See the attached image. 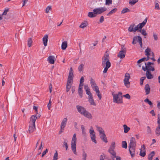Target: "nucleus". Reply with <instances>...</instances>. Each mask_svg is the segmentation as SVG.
Masks as SVG:
<instances>
[{"mask_svg":"<svg viewBox=\"0 0 160 160\" xmlns=\"http://www.w3.org/2000/svg\"><path fill=\"white\" fill-rule=\"evenodd\" d=\"M77 143L76 135L75 133L73 134L71 142V149L74 153L77 154L76 149V144Z\"/></svg>","mask_w":160,"mask_h":160,"instance_id":"1","label":"nucleus"},{"mask_svg":"<svg viewBox=\"0 0 160 160\" xmlns=\"http://www.w3.org/2000/svg\"><path fill=\"white\" fill-rule=\"evenodd\" d=\"M121 50L118 53L117 56L120 59H123L125 56L127 49L124 45H121Z\"/></svg>","mask_w":160,"mask_h":160,"instance_id":"2","label":"nucleus"},{"mask_svg":"<svg viewBox=\"0 0 160 160\" xmlns=\"http://www.w3.org/2000/svg\"><path fill=\"white\" fill-rule=\"evenodd\" d=\"M137 42H138L141 48H142V39L141 37L139 36H135L133 38L132 44H135Z\"/></svg>","mask_w":160,"mask_h":160,"instance_id":"3","label":"nucleus"},{"mask_svg":"<svg viewBox=\"0 0 160 160\" xmlns=\"http://www.w3.org/2000/svg\"><path fill=\"white\" fill-rule=\"evenodd\" d=\"M35 118H34L32 120H30V125L29 128V132L30 133L32 132L35 129Z\"/></svg>","mask_w":160,"mask_h":160,"instance_id":"4","label":"nucleus"},{"mask_svg":"<svg viewBox=\"0 0 160 160\" xmlns=\"http://www.w3.org/2000/svg\"><path fill=\"white\" fill-rule=\"evenodd\" d=\"M107 62L111 64L109 60V57L108 54L105 55L102 58V67H104L106 66Z\"/></svg>","mask_w":160,"mask_h":160,"instance_id":"5","label":"nucleus"},{"mask_svg":"<svg viewBox=\"0 0 160 160\" xmlns=\"http://www.w3.org/2000/svg\"><path fill=\"white\" fill-rule=\"evenodd\" d=\"M130 78V74L128 73H126L124 80V83L125 86L128 88L130 87V82L129 81V80Z\"/></svg>","mask_w":160,"mask_h":160,"instance_id":"6","label":"nucleus"},{"mask_svg":"<svg viewBox=\"0 0 160 160\" xmlns=\"http://www.w3.org/2000/svg\"><path fill=\"white\" fill-rule=\"evenodd\" d=\"M113 102H114L119 104L122 103H123L122 100V96L121 97H119L118 95L114 94L113 95Z\"/></svg>","mask_w":160,"mask_h":160,"instance_id":"7","label":"nucleus"},{"mask_svg":"<svg viewBox=\"0 0 160 160\" xmlns=\"http://www.w3.org/2000/svg\"><path fill=\"white\" fill-rule=\"evenodd\" d=\"M107 10V8L105 7H101L95 8L93 10V11L95 14H100Z\"/></svg>","mask_w":160,"mask_h":160,"instance_id":"8","label":"nucleus"},{"mask_svg":"<svg viewBox=\"0 0 160 160\" xmlns=\"http://www.w3.org/2000/svg\"><path fill=\"white\" fill-rule=\"evenodd\" d=\"M136 147H128L129 151L132 158L134 157L135 155Z\"/></svg>","mask_w":160,"mask_h":160,"instance_id":"9","label":"nucleus"},{"mask_svg":"<svg viewBox=\"0 0 160 160\" xmlns=\"http://www.w3.org/2000/svg\"><path fill=\"white\" fill-rule=\"evenodd\" d=\"M76 108L78 112L82 115L83 114V113H84L86 110L85 108L79 105H77L76 106Z\"/></svg>","mask_w":160,"mask_h":160,"instance_id":"10","label":"nucleus"},{"mask_svg":"<svg viewBox=\"0 0 160 160\" xmlns=\"http://www.w3.org/2000/svg\"><path fill=\"white\" fill-rule=\"evenodd\" d=\"M136 143L135 139L132 137L130 139V143L128 147H136Z\"/></svg>","mask_w":160,"mask_h":160,"instance_id":"11","label":"nucleus"},{"mask_svg":"<svg viewBox=\"0 0 160 160\" xmlns=\"http://www.w3.org/2000/svg\"><path fill=\"white\" fill-rule=\"evenodd\" d=\"M151 52V49L148 48L145 50V55L147 56V57L146 58V61H148L150 59V58L149 57V56L150 54V52Z\"/></svg>","mask_w":160,"mask_h":160,"instance_id":"12","label":"nucleus"},{"mask_svg":"<svg viewBox=\"0 0 160 160\" xmlns=\"http://www.w3.org/2000/svg\"><path fill=\"white\" fill-rule=\"evenodd\" d=\"M48 60L50 63L53 64L54 63L55 61L56 60V58L53 56H50L48 58Z\"/></svg>","mask_w":160,"mask_h":160,"instance_id":"13","label":"nucleus"},{"mask_svg":"<svg viewBox=\"0 0 160 160\" xmlns=\"http://www.w3.org/2000/svg\"><path fill=\"white\" fill-rule=\"evenodd\" d=\"M67 121V119L66 118H64L63 119L61 124V129L62 130V129H63L66 126V123Z\"/></svg>","mask_w":160,"mask_h":160,"instance_id":"14","label":"nucleus"},{"mask_svg":"<svg viewBox=\"0 0 160 160\" xmlns=\"http://www.w3.org/2000/svg\"><path fill=\"white\" fill-rule=\"evenodd\" d=\"M48 35L47 34L45 35L42 38V42L45 46L47 45Z\"/></svg>","mask_w":160,"mask_h":160,"instance_id":"15","label":"nucleus"},{"mask_svg":"<svg viewBox=\"0 0 160 160\" xmlns=\"http://www.w3.org/2000/svg\"><path fill=\"white\" fill-rule=\"evenodd\" d=\"M82 115L89 119H92V116L91 114L87 110H86V112H85L84 113H83V114Z\"/></svg>","mask_w":160,"mask_h":160,"instance_id":"16","label":"nucleus"},{"mask_svg":"<svg viewBox=\"0 0 160 160\" xmlns=\"http://www.w3.org/2000/svg\"><path fill=\"white\" fill-rule=\"evenodd\" d=\"M100 137L101 138L102 140L103 141L106 143H107L108 142V141L104 132L100 134Z\"/></svg>","mask_w":160,"mask_h":160,"instance_id":"17","label":"nucleus"},{"mask_svg":"<svg viewBox=\"0 0 160 160\" xmlns=\"http://www.w3.org/2000/svg\"><path fill=\"white\" fill-rule=\"evenodd\" d=\"M145 90L146 92V95H148L150 93V88L148 84H147L146 85L145 87Z\"/></svg>","mask_w":160,"mask_h":160,"instance_id":"18","label":"nucleus"},{"mask_svg":"<svg viewBox=\"0 0 160 160\" xmlns=\"http://www.w3.org/2000/svg\"><path fill=\"white\" fill-rule=\"evenodd\" d=\"M146 74L147 78L148 79H152L153 77V75L151 74L150 71H147Z\"/></svg>","mask_w":160,"mask_h":160,"instance_id":"19","label":"nucleus"},{"mask_svg":"<svg viewBox=\"0 0 160 160\" xmlns=\"http://www.w3.org/2000/svg\"><path fill=\"white\" fill-rule=\"evenodd\" d=\"M88 101L91 105H93L95 106H96V104L94 102V101L93 98L92 96L88 98Z\"/></svg>","mask_w":160,"mask_h":160,"instance_id":"20","label":"nucleus"},{"mask_svg":"<svg viewBox=\"0 0 160 160\" xmlns=\"http://www.w3.org/2000/svg\"><path fill=\"white\" fill-rule=\"evenodd\" d=\"M134 24H131L128 28V30L130 32H135L134 30Z\"/></svg>","mask_w":160,"mask_h":160,"instance_id":"21","label":"nucleus"},{"mask_svg":"<svg viewBox=\"0 0 160 160\" xmlns=\"http://www.w3.org/2000/svg\"><path fill=\"white\" fill-rule=\"evenodd\" d=\"M117 11V8H114L110 11L107 14V16H110L112 14L115 13Z\"/></svg>","mask_w":160,"mask_h":160,"instance_id":"22","label":"nucleus"},{"mask_svg":"<svg viewBox=\"0 0 160 160\" xmlns=\"http://www.w3.org/2000/svg\"><path fill=\"white\" fill-rule=\"evenodd\" d=\"M147 21V18L143 21V22L141 23H139V28L140 29H141L145 25Z\"/></svg>","mask_w":160,"mask_h":160,"instance_id":"23","label":"nucleus"},{"mask_svg":"<svg viewBox=\"0 0 160 160\" xmlns=\"http://www.w3.org/2000/svg\"><path fill=\"white\" fill-rule=\"evenodd\" d=\"M67 47V41H64L62 43L61 48L62 50H65Z\"/></svg>","mask_w":160,"mask_h":160,"instance_id":"24","label":"nucleus"},{"mask_svg":"<svg viewBox=\"0 0 160 160\" xmlns=\"http://www.w3.org/2000/svg\"><path fill=\"white\" fill-rule=\"evenodd\" d=\"M111 64H110L108 62L107 63V65L105 66L104 70L103 71V73H106L107 72L108 69L110 67Z\"/></svg>","mask_w":160,"mask_h":160,"instance_id":"25","label":"nucleus"},{"mask_svg":"<svg viewBox=\"0 0 160 160\" xmlns=\"http://www.w3.org/2000/svg\"><path fill=\"white\" fill-rule=\"evenodd\" d=\"M123 127L124 128V132L125 133H127L130 129V128L128 127L126 124H124L123 125Z\"/></svg>","mask_w":160,"mask_h":160,"instance_id":"26","label":"nucleus"},{"mask_svg":"<svg viewBox=\"0 0 160 160\" xmlns=\"http://www.w3.org/2000/svg\"><path fill=\"white\" fill-rule=\"evenodd\" d=\"M82 86H81L80 87H79V88L78 89V92L79 93V95L80 97L81 98H82V92L83 91L82 90Z\"/></svg>","mask_w":160,"mask_h":160,"instance_id":"27","label":"nucleus"},{"mask_svg":"<svg viewBox=\"0 0 160 160\" xmlns=\"http://www.w3.org/2000/svg\"><path fill=\"white\" fill-rule=\"evenodd\" d=\"M73 70L72 68H70L68 78H73Z\"/></svg>","mask_w":160,"mask_h":160,"instance_id":"28","label":"nucleus"},{"mask_svg":"<svg viewBox=\"0 0 160 160\" xmlns=\"http://www.w3.org/2000/svg\"><path fill=\"white\" fill-rule=\"evenodd\" d=\"M138 32H140L142 35L146 36L147 35V33L146 30L144 29H140V30H139Z\"/></svg>","mask_w":160,"mask_h":160,"instance_id":"29","label":"nucleus"},{"mask_svg":"<svg viewBox=\"0 0 160 160\" xmlns=\"http://www.w3.org/2000/svg\"><path fill=\"white\" fill-rule=\"evenodd\" d=\"M81 129L82 130V134L84 137L86 136V133L85 132V129L83 125L81 126Z\"/></svg>","mask_w":160,"mask_h":160,"instance_id":"30","label":"nucleus"},{"mask_svg":"<svg viewBox=\"0 0 160 160\" xmlns=\"http://www.w3.org/2000/svg\"><path fill=\"white\" fill-rule=\"evenodd\" d=\"M155 155L154 151L152 152L148 156V160H152V157Z\"/></svg>","mask_w":160,"mask_h":160,"instance_id":"31","label":"nucleus"},{"mask_svg":"<svg viewBox=\"0 0 160 160\" xmlns=\"http://www.w3.org/2000/svg\"><path fill=\"white\" fill-rule=\"evenodd\" d=\"M90 81V83L92 88H93V87L97 86V85L95 82L94 80L92 78H91Z\"/></svg>","mask_w":160,"mask_h":160,"instance_id":"32","label":"nucleus"},{"mask_svg":"<svg viewBox=\"0 0 160 160\" xmlns=\"http://www.w3.org/2000/svg\"><path fill=\"white\" fill-rule=\"evenodd\" d=\"M115 147V143L114 142H112L111 145L109 147L108 150H114Z\"/></svg>","mask_w":160,"mask_h":160,"instance_id":"33","label":"nucleus"},{"mask_svg":"<svg viewBox=\"0 0 160 160\" xmlns=\"http://www.w3.org/2000/svg\"><path fill=\"white\" fill-rule=\"evenodd\" d=\"M155 133L157 136H159L160 135V126H158L156 129Z\"/></svg>","mask_w":160,"mask_h":160,"instance_id":"34","label":"nucleus"},{"mask_svg":"<svg viewBox=\"0 0 160 160\" xmlns=\"http://www.w3.org/2000/svg\"><path fill=\"white\" fill-rule=\"evenodd\" d=\"M36 113H37V116L35 115H32V116L31 117V118L30 120H32L33 118H35V121H36L37 118H39L40 117L41 115L39 114H38L37 112Z\"/></svg>","mask_w":160,"mask_h":160,"instance_id":"35","label":"nucleus"},{"mask_svg":"<svg viewBox=\"0 0 160 160\" xmlns=\"http://www.w3.org/2000/svg\"><path fill=\"white\" fill-rule=\"evenodd\" d=\"M84 64L82 63L78 67V70L79 72L82 71L84 69Z\"/></svg>","mask_w":160,"mask_h":160,"instance_id":"36","label":"nucleus"},{"mask_svg":"<svg viewBox=\"0 0 160 160\" xmlns=\"http://www.w3.org/2000/svg\"><path fill=\"white\" fill-rule=\"evenodd\" d=\"M96 16V14H95L94 12L93 13V12H89L88 14V16L91 18L95 17Z\"/></svg>","mask_w":160,"mask_h":160,"instance_id":"37","label":"nucleus"},{"mask_svg":"<svg viewBox=\"0 0 160 160\" xmlns=\"http://www.w3.org/2000/svg\"><path fill=\"white\" fill-rule=\"evenodd\" d=\"M122 148L126 149L127 148V144L126 141H122Z\"/></svg>","mask_w":160,"mask_h":160,"instance_id":"38","label":"nucleus"},{"mask_svg":"<svg viewBox=\"0 0 160 160\" xmlns=\"http://www.w3.org/2000/svg\"><path fill=\"white\" fill-rule=\"evenodd\" d=\"M130 10L127 8H124L121 11V13L122 14L125 13L126 12H129Z\"/></svg>","mask_w":160,"mask_h":160,"instance_id":"39","label":"nucleus"},{"mask_svg":"<svg viewBox=\"0 0 160 160\" xmlns=\"http://www.w3.org/2000/svg\"><path fill=\"white\" fill-rule=\"evenodd\" d=\"M32 38H29L28 41V45L29 47H30L32 46Z\"/></svg>","mask_w":160,"mask_h":160,"instance_id":"40","label":"nucleus"},{"mask_svg":"<svg viewBox=\"0 0 160 160\" xmlns=\"http://www.w3.org/2000/svg\"><path fill=\"white\" fill-rule=\"evenodd\" d=\"M84 81V78L82 76L80 78V84H79V87L81 86H83V82Z\"/></svg>","mask_w":160,"mask_h":160,"instance_id":"41","label":"nucleus"},{"mask_svg":"<svg viewBox=\"0 0 160 160\" xmlns=\"http://www.w3.org/2000/svg\"><path fill=\"white\" fill-rule=\"evenodd\" d=\"M97 128L98 131L99 132L100 134H102L104 133V131L102 129V128L99 127L98 126H97Z\"/></svg>","mask_w":160,"mask_h":160,"instance_id":"42","label":"nucleus"},{"mask_svg":"<svg viewBox=\"0 0 160 160\" xmlns=\"http://www.w3.org/2000/svg\"><path fill=\"white\" fill-rule=\"evenodd\" d=\"M138 1V0H130L129 3L131 5H133Z\"/></svg>","mask_w":160,"mask_h":160,"instance_id":"43","label":"nucleus"},{"mask_svg":"<svg viewBox=\"0 0 160 160\" xmlns=\"http://www.w3.org/2000/svg\"><path fill=\"white\" fill-rule=\"evenodd\" d=\"M147 65L148 71H154L155 70V69L154 67L151 66L150 65V66H148V65Z\"/></svg>","mask_w":160,"mask_h":160,"instance_id":"44","label":"nucleus"},{"mask_svg":"<svg viewBox=\"0 0 160 160\" xmlns=\"http://www.w3.org/2000/svg\"><path fill=\"white\" fill-rule=\"evenodd\" d=\"M112 0H106L105 5H106L109 6L112 4Z\"/></svg>","mask_w":160,"mask_h":160,"instance_id":"45","label":"nucleus"},{"mask_svg":"<svg viewBox=\"0 0 160 160\" xmlns=\"http://www.w3.org/2000/svg\"><path fill=\"white\" fill-rule=\"evenodd\" d=\"M144 102L148 103L149 105L152 106V103L148 98H146L144 100Z\"/></svg>","mask_w":160,"mask_h":160,"instance_id":"46","label":"nucleus"},{"mask_svg":"<svg viewBox=\"0 0 160 160\" xmlns=\"http://www.w3.org/2000/svg\"><path fill=\"white\" fill-rule=\"evenodd\" d=\"M58 158V153L57 151H56V152L54 154L53 160H57Z\"/></svg>","mask_w":160,"mask_h":160,"instance_id":"47","label":"nucleus"},{"mask_svg":"<svg viewBox=\"0 0 160 160\" xmlns=\"http://www.w3.org/2000/svg\"><path fill=\"white\" fill-rule=\"evenodd\" d=\"M67 142L68 141L67 140H65L63 143V146H65L66 150H67L68 149V146L67 144Z\"/></svg>","mask_w":160,"mask_h":160,"instance_id":"48","label":"nucleus"},{"mask_svg":"<svg viewBox=\"0 0 160 160\" xmlns=\"http://www.w3.org/2000/svg\"><path fill=\"white\" fill-rule=\"evenodd\" d=\"M108 152L112 155V156L116 155V153L114 151V150H108Z\"/></svg>","mask_w":160,"mask_h":160,"instance_id":"49","label":"nucleus"},{"mask_svg":"<svg viewBox=\"0 0 160 160\" xmlns=\"http://www.w3.org/2000/svg\"><path fill=\"white\" fill-rule=\"evenodd\" d=\"M146 77H141L140 79V84L142 86L143 84V81L146 79Z\"/></svg>","mask_w":160,"mask_h":160,"instance_id":"50","label":"nucleus"},{"mask_svg":"<svg viewBox=\"0 0 160 160\" xmlns=\"http://www.w3.org/2000/svg\"><path fill=\"white\" fill-rule=\"evenodd\" d=\"M139 155L142 157H144L146 155V151L140 150Z\"/></svg>","mask_w":160,"mask_h":160,"instance_id":"51","label":"nucleus"},{"mask_svg":"<svg viewBox=\"0 0 160 160\" xmlns=\"http://www.w3.org/2000/svg\"><path fill=\"white\" fill-rule=\"evenodd\" d=\"M73 81V78H68L67 82V84H69L72 83Z\"/></svg>","mask_w":160,"mask_h":160,"instance_id":"52","label":"nucleus"},{"mask_svg":"<svg viewBox=\"0 0 160 160\" xmlns=\"http://www.w3.org/2000/svg\"><path fill=\"white\" fill-rule=\"evenodd\" d=\"M87 24L86 23H82L80 25L79 27L82 28H84L86 27L87 26Z\"/></svg>","mask_w":160,"mask_h":160,"instance_id":"53","label":"nucleus"},{"mask_svg":"<svg viewBox=\"0 0 160 160\" xmlns=\"http://www.w3.org/2000/svg\"><path fill=\"white\" fill-rule=\"evenodd\" d=\"M86 94L88 95V98L92 96V94L90 90L86 91Z\"/></svg>","mask_w":160,"mask_h":160,"instance_id":"54","label":"nucleus"},{"mask_svg":"<svg viewBox=\"0 0 160 160\" xmlns=\"http://www.w3.org/2000/svg\"><path fill=\"white\" fill-rule=\"evenodd\" d=\"M157 123L158 124V126H160V114H158V115Z\"/></svg>","mask_w":160,"mask_h":160,"instance_id":"55","label":"nucleus"},{"mask_svg":"<svg viewBox=\"0 0 160 160\" xmlns=\"http://www.w3.org/2000/svg\"><path fill=\"white\" fill-rule=\"evenodd\" d=\"M71 88V85H69V84H67L66 85V92H68L70 90V88Z\"/></svg>","mask_w":160,"mask_h":160,"instance_id":"56","label":"nucleus"},{"mask_svg":"<svg viewBox=\"0 0 160 160\" xmlns=\"http://www.w3.org/2000/svg\"><path fill=\"white\" fill-rule=\"evenodd\" d=\"M123 97L128 99H130L131 98L129 94H127L125 95H124L123 96Z\"/></svg>","mask_w":160,"mask_h":160,"instance_id":"57","label":"nucleus"},{"mask_svg":"<svg viewBox=\"0 0 160 160\" xmlns=\"http://www.w3.org/2000/svg\"><path fill=\"white\" fill-rule=\"evenodd\" d=\"M92 141L94 142L95 143H97V141L96 140V136H92L91 137Z\"/></svg>","mask_w":160,"mask_h":160,"instance_id":"58","label":"nucleus"},{"mask_svg":"<svg viewBox=\"0 0 160 160\" xmlns=\"http://www.w3.org/2000/svg\"><path fill=\"white\" fill-rule=\"evenodd\" d=\"M89 133L90 134H92L93 133H95L93 129V128L92 126L91 127V128L89 130Z\"/></svg>","mask_w":160,"mask_h":160,"instance_id":"59","label":"nucleus"},{"mask_svg":"<svg viewBox=\"0 0 160 160\" xmlns=\"http://www.w3.org/2000/svg\"><path fill=\"white\" fill-rule=\"evenodd\" d=\"M96 93L97 94V95L98 97V98H99V99L101 100L102 98V96H101V94L100 91H99L98 92H96Z\"/></svg>","mask_w":160,"mask_h":160,"instance_id":"60","label":"nucleus"},{"mask_svg":"<svg viewBox=\"0 0 160 160\" xmlns=\"http://www.w3.org/2000/svg\"><path fill=\"white\" fill-rule=\"evenodd\" d=\"M140 29V28H139V24L137 26H135L134 27V30L136 32L137 31H138V32L139 30Z\"/></svg>","mask_w":160,"mask_h":160,"instance_id":"61","label":"nucleus"},{"mask_svg":"<svg viewBox=\"0 0 160 160\" xmlns=\"http://www.w3.org/2000/svg\"><path fill=\"white\" fill-rule=\"evenodd\" d=\"M51 8V6H48L47 7L45 11L46 13H48L49 12V10Z\"/></svg>","mask_w":160,"mask_h":160,"instance_id":"62","label":"nucleus"},{"mask_svg":"<svg viewBox=\"0 0 160 160\" xmlns=\"http://www.w3.org/2000/svg\"><path fill=\"white\" fill-rule=\"evenodd\" d=\"M92 88L96 92L99 91V88L97 86H95V87H94L93 88Z\"/></svg>","mask_w":160,"mask_h":160,"instance_id":"63","label":"nucleus"},{"mask_svg":"<svg viewBox=\"0 0 160 160\" xmlns=\"http://www.w3.org/2000/svg\"><path fill=\"white\" fill-rule=\"evenodd\" d=\"M153 36L154 40L155 41L157 40L158 38L157 35L155 33H153Z\"/></svg>","mask_w":160,"mask_h":160,"instance_id":"64","label":"nucleus"}]
</instances>
